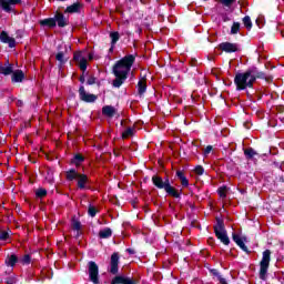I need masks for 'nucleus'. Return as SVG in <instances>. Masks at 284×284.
<instances>
[{
  "label": "nucleus",
  "instance_id": "obj_1",
  "mask_svg": "<svg viewBox=\"0 0 284 284\" xmlns=\"http://www.w3.org/2000/svg\"><path fill=\"white\" fill-rule=\"evenodd\" d=\"M134 61H136V57L134 54H128L114 63L112 69L115 77L112 82L113 88H121L128 81V74H130Z\"/></svg>",
  "mask_w": 284,
  "mask_h": 284
},
{
  "label": "nucleus",
  "instance_id": "obj_2",
  "mask_svg": "<svg viewBox=\"0 0 284 284\" xmlns=\"http://www.w3.org/2000/svg\"><path fill=\"white\" fill-rule=\"evenodd\" d=\"M151 181L153 185L158 187V190H164L168 196H172V199H181L183 190H178L176 187L172 186L169 178L163 180V178H161L159 174H154Z\"/></svg>",
  "mask_w": 284,
  "mask_h": 284
},
{
  "label": "nucleus",
  "instance_id": "obj_3",
  "mask_svg": "<svg viewBox=\"0 0 284 284\" xmlns=\"http://www.w3.org/2000/svg\"><path fill=\"white\" fill-rule=\"evenodd\" d=\"M234 83L237 92L247 90V88H254V82L250 79V74L245 72H237L234 77Z\"/></svg>",
  "mask_w": 284,
  "mask_h": 284
},
{
  "label": "nucleus",
  "instance_id": "obj_4",
  "mask_svg": "<svg viewBox=\"0 0 284 284\" xmlns=\"http://www.w3.org/2000/svg\"><path fill=\"white\" fill-rule=\"evenodd\" d=\"M246 73L253 83H256V79H262L263 81H266V83H272V81H274L272 75L261 71L257 67L254 65L246 69Z\"/></svg>",
  "mask_w": 284,
  "mask_h": 284
},
{
  "label": "nucleus",
  "instance_id": "obj_5",
  "mask_svg": "<svg viewBox=\"0 0 284 284\" xmlns=\"http://www.w3.org/2000/svg\"><path fill=\"white\" fill-rule=\"evenodd\" d=\"M270 261H272V251L265 250L262 253V260L260 262L261 281H265L267 278V271L270 270Z\"/></svg>",
  "mask_w": 284,
  "mask_h": 284
},
{
  "label": "nucleus",
  "instance_id": "obj_6",
  "mask_svg": "<svg viewBox=\"0 0 284 284\" xmlns=\"http://www.w3.org/2000/svg\"><path fill=\"white\" fill-rule=\"evenodd\" d=\"M89 281L93 284H101L99 280V264L94 261L88 262Z\"/></svg>",
  "mask_w": 284,
  "mask_h": 284
},
{
  "label": "nucleus",
  "instance_id": "obj_7",
  "mask_svg": "<svg viewBox=\"0 0 284 284\" xmlns=\"http://www.w3.org/2000/svg\"><path fill=\"white\" fill-rule=\"evenodd\" d=\"M219 50L225 52L226 54H232L234 52H241V44L232 42H222L219 44Z\"/></svg>",
  "mask_w": 284,
  "mask_h": 284
},
{
  "label": "nucleus",
  "instance_id": "obj_8",
  "mask_svg": "<svg viewBox=\"0 0 284 284\" xmlns=\"http://www.w3.org/2000/svg\"><path fill=\"white\" fill-rule=\"evenodd\" d=\"M78 92L80 101H83V103H94L99 99L97 94L85 92V87L83 85H80Z\"/></svg>",
  "mask_w": 284,
  "mask_h": 284
},
{
  "label": "nucleus",
  "instance_id": "obj_9",
  "mask_svg": "<svg viewBox=\"0 0 284 284\" xmlns=\"http://www.w3.org/2000/svg\"><path fill=\"white\" fill-rule=\"evenodd\" d=\"M120 261L121 255H119V252H114L113 254H111L109 273L113 274V276H116V274H119Z\"/></svg>",
  "mask_w": 284,
  "mask_h": 284
},
{
  "label": "nucleus",
  "instance_id": "obj_10",
  "mask_svg": "<svg viewBox=\"0 0 284 284\" xmlns=\"http://www.w3.org/2000/svg\"><path fill=\"white\" fill-rule=\"evenodd\" d=\"M111 284H141V281L130 276L115 275L111 280Z\"/></svg>",
  "mask_w": 284,
  "mask_h": 284
},
{
  "label": "nucleus",
  "instance_id": "obj_11",
  "mask_svg": "<svg viewBox=\"0 0 284 284\" xmlns=\"http://www.w3.org/2000/svg\"><path fill=\"white\" fill-rule=\"evenodd\" d=\"M53 19L58 28H67V26H70V19L59 10L55 11Z\"/></svg>",
  "mask_w": 284,
  "mask_h": 284
},
{
  "label": "nucleus",
  "instance_id": "obj_12",
  "mask_svg": "<svg viewBox=\"0 0 284 284\" xmlns=\"http://www.w3.org/2000/svg\"><path fill=\"white\" fill-rule=\"evenodd\" d=\"M71 230L75 233V239H81L83 236V225L81 224V221L77 220V215H73L71 219Z\"/></svg>",
  "mask_w": 284,
  "mask_h": 284
},
{
  "label": "nucleus",
  "instance_id": "obj_13",
  "mask_svg": "<svg viewBox=\"0 0 284 284\" xmlns=\"http://www.w3.org/2000/svg\"><path fill=\"white\" fill-rule=\"evenodd\" d=\"M232 239L234 243H236L237 246H240L242 252H245V254H252V251L247 248V245H245V237H241V235L233 233Z\"/></svg>",
  "mask_w": 284,
  "mask_h": 284
},
{
  "label": "nucleus",
  "instance_id": "obj_14",
  "mask_svg": "<svg viewBox=\"0 0 284 284\" xmlns=\"http://www.w3.org/2000/svg\"><path fill=\"white\" fill-rule=\"evenodd\" d=\"M148 92V75L141 74V78L138 82V94L139 97H143Z\"/></svg>",
  "mask_w": 284,
  "mask_h": 284
},
{
  "label": "nucleus",
  "instance_id": "obj_15",
  "mask_svg": "<svg viewBox=\"0 0 284 284\" xmlns=\"http://www.w3.org/2000/svg\"><path fill=\"white\" fill-rule=\"evenodd\" d=\"M13 70L14 64L10 63V60H7L4 64L0 62V74H2V77H10Z\"/></svg>",
  "mask_w": 284,
  "mask_h": 284
},
{
  "label": "nucleus",
  "instance_id": "obj_16",
  "mask_svg": "<svg viewBox=\"0 0 284 284\" xmlns=\"http://www.w3.org/2000/svg\"><path fill=\"white\" fill-rule=\"evenodd\" d=\"M26 81V73L21 69H13L11 73V83H23Z\"/></svg>",
  "mask_w": 284,
  "mask_h": 284
},
{
  "label": "nucleus",
  "instance_id": "obj_17",
  "mask_svg": "<svg viewBox=\"0 0 284 284\" xmlns=\"http://www.w3.org/2000/svg\"><path fill=\"white\" fill-rule=\"evenodd\" d=\"M21 3V0H0V8L4 12H11L12 6H19Z\"/></svg>",
  "mask_w": 284,
  "mask_h": 284
},
{
  "label": "nucleus",
  "instance_id": "obj_18",
  "mask_svg": "<svg viewBox=\"0 0 284 284\" xmlns=\"http://www.w3.org/2000/svg\"><path fill=\"white\" fill-rule=\"evenodd\" d=\"M0 41L2 43H8L9 48H17V40L14 38L10 37L8 32L2 31L0 34Z\"/></svg>",
  "mask_w": 284,
  "mask_h": 284
},
{
  "label": "nucleus",
  "instance_id": "obj_19",
  "mask_svg": "<svg viewBox=\"0 0 284 284\" xmlns=\"http://www.w3.org/2000/svg\"><path fill=\"white\" fill-rule=\"evenodd\" d=\"M215 236L223 245H230V236H227V231H215Z\"/></svg>",
  "mask_w": 284,
  "mask_h": 284
},
{
  "label": "nucleus",
  "instance_id": "obj_20",
  "mask_svg": "<svg viewBox=\"0 0 284 284\" xmlns=\"http://www.w3.org/2000/svg\"><path fill=\"white\" fill-rule=\"evenodd\" d=\"M175 176L179 179L182 187L190 186V180H187V178L185 176V172H183L182 170H178Z\"/></svg>",
  "mask_w": 284,
  "mask_h": 284
},
{
  "label": "nucleus",
  "instance_id": "obj_21",
  "mask_svg": "<svg viewBox=\"0 0 284 284\" xmlns=\"http://www.w3.org/2000/svg\"><path fill=\"white\" fill-rule=\"evenodd\" d=\"M17 263H19V256H17V254L12 253L7 255L4 260V264L7 265V267H14Z\"/></svg>",
  "mask_w": 284,
  "mask_h": 284
},
{
  "label": "nucleus",
  "instance_id": "obj_22",
  "mask_svg": "<svg viewBox=\"0 0 284 284\" xmlns=\"http://www.w3.org/2000/svg\"><path fill=\"white\" fill-rule=\"evenodd\" d=\"M39 24L42 27V28H57V22L54 20V17L53 18H47V19H43V20H40L39 21Z\"/></svg>",
  "mask_w": 284,
  "mask_h": 284
},
{
  "label": "nucleus",
  "instance_id": "obj_23",
  "mask_svg": "<svg viewBox=\"0 0 284 284\" xmlns=\"http://www.w3.org/2000/svg\"><path fill=\"white\" fill-rule=\"evenodd\" d=\"M88 183H90V179H88V175L80 173V176H78L79 190H85V187H88Z\"/></svg>",
  "mask_w": 284,
  "mask_h": 284
},
{
  "label": "nucleus",
  "instance_id": "obj_24",
  "mask_svg": "<svg viewBox=\"0 0 284 284\" xmlns=\"http://www.w3.org/2000/svg\"><path fill=\"white\" fill-rule=\"evenodd\" d=\"M216 224L213 226L214 233L216 232H224L225 230V221L223 217H215Z\"/></svg>",
  "mask_w": 284,
  "mask_h": 284
},
{
  "label": "nucleus",
  "instance_id": "obj_25",
  "mask_svg": "<svg viewBox=\"0 0 284 284\" xmlns=\"http://www.w3.org/2000/svg\"><path fill=\"white\" fill-rule=\"evenodd\" d=\"M81 10V3L80 2H74L73 4L67 7L64 10L65 14H74L77 12H80Z\"/></svg>",
  "mask_w": 284,
  "mask_h": 284
},
{
  "label": "nucleus",
  "instance_id": "obj_26",
  "mask_svg": "<svg viewBox=\"0 0 284 284\" xmlns=\"http://www.w3.org/2000/svg\"><path fill=\"white\" fill-rule=\"evenodd\" d=\"M102 114L104 116H109V119H112L114 114H116V109H114L112 105H104L102 108Z\"/></svg>",
  "mask_w": 284,
  "mask_h": 284
},
{
  "label": "nucleus",
  "instance_id": "obj_27",
  "mask_svg": "<svg viewBox=\"0 0 284 284\" xmlns=\"http://www.w3.org/2000/svg\"><path fill=\"white\" fill-rule=\"evenodd\" d=\"M83 161H85V156H83V154L81 153H77L75 155H73L70 163L71 165H75V168H79V165H81Z\"/></svg>",
  "mask_w": 284,
  "mask_h": 284
},
{
  "label": "nucleus",
  "instance_id": "obj_28",
  "mask_svg": "<svg viewBox=\"0 0 284 284\" xmlns=\"http://www.w3.org/2000/svg\"><path fill=\"white\" fill-rule=\"evenodd\" d=\"M80 174L75 169H70L65 172L67 181H74L79 179Z\"/></svg>",
  "mask_w": 284,
  "mask_h": 284
},
{
  "label": "nucleus",
  "instance_id": "obj_29",
  "mask_svg": "<svg viewBox=\"0 0 284 284\" xmlns=\"http://www.w3.org/2000/svg\"><path fill=\"white\" fill-rule=\"evenodd\" d=\"M244 155L247 159V161H252L254 156H258V153L254 149L247 148V149H244Z\"/></svg>",
  "mask_w": 284,
  "mask_h": 284
},
{
  "label": "nucleus",
  "instance_id": "obj_30",
  "mask_svg": "<svg viewBox=\"0 0 284 284\" xmlns=\"http://www.w3.org/2000/svg\"><path fill=\"white\" fill-rule=\"evenodd\" d=\"M99 239H110L112 236V229L105 227L101 230L98 234Z\"/></svg>",
  "mask_w": 284,
  "mask_h": 284
},
{
  "label": "nucleus",
  "instance_id": "obj_31",
  "mask_svg": "<svg viewBox=\"0 0 284 284\" xmlns=\"http://www.w3.org/2000/svg\"><path fill=\"white\" fill-rule=\"evenodd\" d=\"M55 59L60 65H65V63H68V58H65V53H63V51L58 52L55 54Z\"/></svg>",
  "mask_w": 284,
  "mask_h": 284
},
{
  "label": "nucleus",
  "instance_id": "obj_32",
  "mask_svg": "<svg viewBox=\"0 0 284 284\" xmlns=\"http://www.w3.org/2000/svg\"><path fill=\"white\" fill-rule=\"evenodd\" d=\"M110 39H111V45H116V43L121 39V34L119 33V31H112L110 33Z\"/></svg>",
  "mask_w": 284,
  "mask_h": 284
},
{
  "label": "nucleus",
  "instance_id": "obj_33",
  "mask_svg": "<svg viewBox=\"0 0 284 284\" xmlns=\"http://www.w3.org/2000/svg\"><path fill=\"white\" fill-rule=\"evenodd\" d=\"M19 263H21V265H30V263H32V256H30V254H26L19 258Z\"/></svg>",
  "mask_w": 284,
  "mask_h": 284
},
{
  "label": "nucleus",
  "instance_id": "obj_34",
  "mask_svg": "<svg viewBox=\"0 0 284 284\" xmlns=\"http://www.w3.org/2000/svg\"><path fill=\"white\" fill-rule=\"evenodd\" d=\"M217 194L220 199H227V186L223 185L217 189Z\"/></svg>",
  "mask_w": 284,
  "mask_h": 284
},
{
  "label": "nucleus",
  "instance_id": "obj_35",
  "mask_svg": "<svg viewBox=\"0 0 284 284\" xmlns=\"http://www.w3.org/2000/svg\"><path fill=\"white\" fill-rule=\"evenodd\" d=\"M243 24L246 28V30H252V18L250 16H245L243 19Z\"/></svg>",
  "mask_w": 284,
  "mask_h": 284
},
{
  "label": "nucleus",
  "instance_id": "obj_36",
  "mask_svg": "<svg viewBox=\"0 0 284 284\" xmlns=\"http://www.w3.org/2000/svg\"><path fill=\"white\" fill-rule=\"evenodd\" d=\"M241 31V22H233L231 27V34H239Z\"/></svg>",
  "mask_w": 284,
  "mask_h": 284
},
{
  "label": "nucleus",
  "instance_id": "obj_37",
  "mask_svg": "<svg viewBox=\"0 0 284 284\" xmlns=\"http://www.w3.org/2000/svg\"><path fill=\"white\" fill-rule=\"evenodd\" d=\"M78 65L83 74H85V70H88V59H82L80 62H78Z\"/></svg>",
  "mask_w": 284,
  "mask_h": 284
},
{
  "label": "nucleus",
  "instance_id": "obj_38",
  "mask_svg": "<svg viewBox=\"0 0 284 284\" xmlns=\"http://www.w3.org/2000/svg\"><path fill=\"white\" fill-rule=\"evenodd\" d=\"M130 136H134V129L128 128L123 133H122V139H130Z\"/></svg>",
  "mask_w": 284,
  "mask_h": 284
},
{
  "label": "nucleus",
  "instance_id": "obj_39",
  "mask_svg": "<svg viewBox=\"0 0 284 284\" xmlns=\"http://www.w3.org/2000/svg\"><path fill=\"white\" fill-rule=\"evenodd\" d=\"M36 196H37V199H43V197L48 196V191L45 189H38L36 191Z\"/></svg>",
  "mask_w": 284,
  "mask_h": 284
},
{
  "label": "nucleus",
  "instance_id": "obj_40",
  "mask_svg": "<svg viewBox=\"0 0 284 284\" xmlns=\"http://www.w3.org/2000/svg\"><path fill=\"white\" fill-rule=\"evenodd\" d=\"M98 213H99V210H97V207H94V206H92V204H90L89 209H88L89 216L94 219V216H97Z\"/></svg>",
  "mask_w": 284,
  "mask_h": 284
},
{
  "label": "nucleus",
  "instance_id": "obj_41",
  "mask_svg": "<svg viewBox=\"0 0 284 284\" xmlns=\"http://www.w3.org/2000/svg\"><path fill=\"white\" fill-rule=\"evenodd\" d=\"M82 59H85V57H83V53H81V51H78L73 54V61H75V63L81 62Z\"/></svg>",
  "mask_w": 284,
  "mask_h": 284
},
{
  "label": "nucleus",
  "instance_id": "obj_42",
  "mask_svg": "<svg viewBox=\"0 0 284 284\" xmlns=\"http://www.w3.org/2000/svg\"><path fill=\"white\" fill-rule=\"evenodd\" d=\"M220 3L225 6V8H230L233 3H236V0H220Z\"/></svg>",
  "mask_w": 284,
  "mask_h": 284
},
{
  "label": "nucleus",
  "instance_id": "obj_43",
  "mask_svg": "<svg viewBox=\"0 0 284 284\" xmlns=\"http://www.w3.org/2000/svg\"><path fill=\"white\" fill-rule=\"evenodd\" d=\"M10 239V233L8 231H0V241H8Z\"/></svg>",
  "mask_w": 284,
  "mask_h": 284
},
{
  "label": "nucleus",
  "instance_id": "obj_44",
  "mask_svg": "<svg viewBox=\"0 0 284 284\" xmlns=\"http://www.w3.org/2000/svg\"><path fill=\"white\" fill-rule=\"evenodd\" d=\"M194 172H195V174H197V176H203V172H205V169H203L202 165H197V166H195Z\"/></svg>",
  "mask_w": 284,
  "mask_h": 284
},
{
  "label": "nucleus",
  "instance_id": "obj_45",
  "mask_svg": "<svg viewBox=\"0 0 284 284\" xmlns=\"http://www.w3.org/2000/svg\"><path fill=\"white\" fill-rule=\"evenodd\" d=\"M94 83H97V77L90 75L87 80V85H94Z\"/></svg>",
  "mask_w": 284,
  "mask_h": 284
},
{
  "label": "nucleus",
  "instance_id": "obj_46",
  "mask_svg": "<svg viewBox=\"0 0 284 284\" xmlns=\"http://www.w3.org/2000/svg\"><path fill=\"white\" fill-rule=\"evenodd\" d=\"M212 150H214V148L212 145H207L203 152L204 156H207V154H210V152H212Z\"/></svg>",
  "mask_w": 284,
  "mask_h": 284
},
{
  "label": "nucleus",
  "instance_id": "obj_47",
  "mask_svg": "<svg viewBox=\"0 0 284 284\" xmlns=\"http://www.w3.org/2000/svg\"><path fill=\"white\" fill-rule=\"evenodd\" d=\"M210 272H211V274H212L213 276H216L217 278H220L221 273H219V270L212 268V270H210Z\"/></svg>",
  "mask_w": 284,
  "mask_h": 284
},
{
  "label": "nucleus",
  "instance_id": "obj_48",
  "mask_svg": "<svg viewBox=\"0 0 284 284\" xmlns=\"http://www.w3.org/2000/svg\"><path fill=\"white\" fill-rule=\"evenodd\" d=\"M4 283H7V284H14V283H17V280L14 277H7Z\"/></svg>",
  "mask_w": 284,
  "mask_h": 284
},
{
  "label": "nucleus",
  "instance_id": "obj_49",
  "mask_svg": "<svg viewBox=\"0 0 284 284\" xmlns=\"http://www.w3.org/2000/svg\"><path fill=\"white\" fill-rule=\"evenodd\" d=\"M16 105H17L18 108H23V100H17V101H16Z\"/></svg>",
  "mask_w": 284,
  "mask_h": 284
},
{
  "label": "nucleus",
  "instance_id": "obj_50",
  "mask_svg": "<svg viewBox=\"0 0 284 284\" xmlns=\"http://www.w3.org/2000/svg\"><path fill=\"white\" fill-rule=\"evenodd\" d=\"M80 83H85V73H82L79 78Z\"/></svg>",
  "mask_w": 284,
  "mask_h": 284
},
{
  "label": "nucleus",
  "instance_id": "obj_51",
  "mask_svg": "<svg viewBox=\"0 0 284 284\" xmlns=\"http://www.w3.org/2000/svg\"><path fill=\"white\" fill-rule=\"evenodd\" d=\"M128 254H135L133 248H126Z\"/></svg>",
  "mask_w": 284,
  "mask_h": 284
},
{
  "label": "nucleus",
  "instance_id": "obj_52",
  "mask_svg": "<svg viewBox=\"0 0 284 284\" xmlns=\"http://www.w3.org/2000/svg\"><path fill=\"white\" fill-rule=\"evenodd\" d=\"M229 255H230V256H234V257L236 256V255H234V248H231V250H230Z\"/></svg>",
  "mask_w": 284,
  "mask_h": 284
},
{
  "label": "nucleus",
  "instance_id": "obj_53",
  "mask_svg": "<svg viewBox=\"0 0 284 284\" xmlns=\"http://www.w3.org/2000/svg\"><path fill=\"white\" fill-rule=\"evenodd\" d=\"M109 52H110V53L114 52V45H113V44H111V47H110V49H109Z\"/></svg>",
  "mask_w": 284,
  "mask_h": 284
},
{
  "label": "nucleus",
  "instance_id": "obj_54",
  "mask_svg": "<svg viewBox=\"0 0 284 284\" xmlns=\"http://www.w3.org/2000/svg\"><path fill=\"white\" fill-rule=\"evenodd\" d=\"M94 59V55L92 53H89V61H92Z\"/></svg>",
  "mask_w": 284,
  "mask_h": 284
},
{
  "label": "nucleus",
  "instance_id": "obj_55",
  "mask_svg": "<svg viewBox=\"0 0 284 284\" xmlns=\"http://www.w3.org/2000/svg\"><path fill=\"white\" fill-rule=\"evenodd\" d=\"M209 243H210V244L214 243V237H210V239H209Z\"/></svg>",
  "mask_w": 284,
  "mask_h": 284
},
{
  "label": "nucleus",
  "instance_id": "obj_56",
  "mask_svg": "<svg viewBox=\"0 0 284 284\" xmlns=\"http://www.w3.org/2000/svg\"><path fill=\"white\" fill-rule=\"evenodd\" d=\"M123 123H124V121H123V120H121V123H120V124H121V125H123Z\"/></svg>",
  "mask_w": 284,
  "mask_h": 284
},
{
  "label": "nucleus",
  "instance_id": "obj_57",
  "mask_svg": "<svg viewBox=\"0 0 284 284\" xmlns=\"http://www.w3.org/2000/svg\"><path fill=\"white\" fill-rule=\"evenodd\" d=\"M115 154V156H119V153H114Z\"/></svg>",
  "mask_w": 284,
  "mask_h": 284
},
{
  "label": "nucleus",
  "instance_id": "obj_58",
  "mask_svg": "<svg viewBox=\"0 0 284 284\" xmlns=\"http://www.w3.org/2000/svg\"><path fill=\"white\" fill-rule=\"evenodd\" d=\"M58 1H68V0H58Z\"/></svg>",
  "mask_w": 284,
  "mask_h": 284
},
{
  "label": "nucleus",
  "instance_id": "obj_59",
  "mask_svg": "<svg viewBox=\"0 0 284 284\" xmlns=\"http://www.w3.org/2000/svg\"><path fill=\"white\" fill-rule=\"evenodd\" d=\"M282 37L284 38V33L282 32Z\"/></svg>",
  "mask_w": 284,
  "mask_h": 284
}]
</instances>
